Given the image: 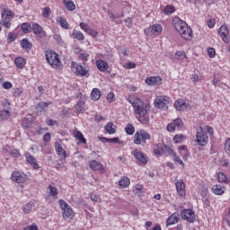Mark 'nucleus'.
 <instances>
[{"label":"nucleus","mask_w":230,"mask_h":230,"mask_svg":"<svg viewBox=\"0 0 230 230\" xmlns=\"http://www.w3.org/2000/svg\"><path fill=\"white\" fill-rule=\"evenodd\" d=\"M172 24L174 30H176V31L181 35L182 39L185 40H191V39H193V31H191V28L188 26L186 22L181 20L179 17H174L172 20Z\"/></svg>","instance_id":"f257e3e1"},{"label":"nucleus","mask_w":230,"mask_h":230,"mask_svg":"<svg viewBox=\"0 0 230 230\" xmlns=\"http://www.w3.org/2000/svg\"><path fill=\"white\" fill-rule=\"evenodd\" d=\"M46 59L49 66L53 67V69H58L60 71L62 69V62L60 58H58V54L55 51H46L45 53Z\"/></svg>","instance_id":"f03ea898"},{"label":"nucleus","mask_w":230,"mask_h":230,"mask_svg":"<svg viewBox=\"0 0 230 230\" xmlns=\"http://www.w3.org/2000/svg\"><path fill=\"white\" fill-rule=\"evenodd\" d=\"M151 137L150 133L146 130L139 129L134 135V143L135 145H146V141L150 140Z\"/></svg>","instance_id":"7ed1b4c3"},{"label":"nucleus","mask_w":230,"mask_h":230,"mask_svg":"<svg viewBox=\"0 0 230 230\" xmlns=\"http://www.w3.org/2000/svg\"><path fill=\"white\" fill-rule=\"evenodd\" d=\"M128 102H129V103L133 106L136 114H140L141 112L146 111L143 102L137 97L129 96L128 97Z\"/></svg>","instance_id":"20e7f679"},{"label":"nucleus","mask_w":230,"mask_h":230,"mask_svg":"<svg viewBox=\"0 0 230 230\" xmlns=\"http://www.w3.org/2000/svg\"><path fill=\"white\" fill-rule=\"evenodd\" d=\"M1 17H2V26L9 30V28L12 26V22H10V21L13 19V12L4 8L3 9Z\"/></svg>","instance_id":"39448f33"},{"label":"nucleus","mask_w":230,"mask_h":230,"mask_svg":"<svg viewBox=\"0 0 230 230\" xmlns=\"http://www.w3.org/2000/svg\"><path fill=\"white\" fill-rule=\"evenodd\" d=\"M168 103H170V97L166 95L157 96L155 100V107L156 109H161L162 111H166V109H168Z\"/></svg>","instance_id":"423d86ee"},{"label":"nucleus","mask_w":230,"mask_h":230,"mask_svg":"<svg viewBox=\"0 0 230 230\" xmlns=\"http://www.w3.org/2000/svg\"><path fill=\"white\" fill-rule=\"evenodd\" d=\"M71 66L76 76H85L86 78H89V67H84V66L77 64L76 62H72Z\"/></svg>","instance_id":"0eeeda50"},{"label":"nucleus","mask_w":230,"mask_h":230,"mask_svg":"<svg viewBox=\"0 0 230 230\" xmlns=\"http://www.w3.org/2000/svg\"><path fill=\"white\" fill-rule=\"evenodd\" d=\"M59 206L63 209V217L64 218H73L75 217V212L73 208L67 204V202L64 201V199H59Z\"/></svg>","instance_id":"6e6552de"},{"label":"nucleus","mask_w":230,"mask_h":230,"mask_svg":"<svg viewBox=\"0 0 230 230\" xmlns=\"http://www.w3.org/2000/svg\"><path fill=\"white\" fill-rule=\"evenodd\" d=\"M181 217L183 220H188L190 224L195 222V212L191 209H183L181 213Z\"/></svg>","instance_id":"1a4fd4ad"},{"label":"nucleus","mask_w":230,"mask_h":230,"mask_svg":"<svg viewBox=\"0 0 230 230\" xmlns=\"http://www.w3.org/2000/svg\"><path fill=\"white\" fill-rule=\"evenodd\" d=\"M196 137L199 146H206L208 145V135L203 130L198 131L196 134Z\"/></svg>","instance_id":"9d476101"},{"label":"nucleus","mask_w":230,"mask_h":230,"mask_svg":"<svg viewBox=\"0 0 230 230\" xmlns=\"http://www.w3.org/2000/svg\"><path fill=\"white\" fill-rule=\"evenodd\" d=\"M132 155H134L135 159L137 161H139L142 164H146L148 163V159L146 158V155L143 154L141 151L135 149L131 152Z\"/></svg>","instance_id":"9b49d317"},{"label":"nucleus","mask_w":230,"mask_h":230,"mask_svg":"<svg viewBox=\"0 0 230 230\" xmlns=\"http://www.w3.org/2000/svg\"><path fill=\"white\" fill-rule=\"evenodd\" d=\"M32 31L34 35H36L37 39L39 40L44 39V37H46V31H44V29H42V27L38 23H34L32 25Z\"/></svg>","instance_id":"f8f14e48"},{"label":"nucleus","mask_w":230,"mask_h":230,"mask_svg":"<svg viewBox=\"0 0 230 230\" xmlns=\"http://www.w3.org/2000/svg\"><path fill=\"white\" fill-rule=\"evenodd\" d=\"M11 180L13 181V182H16L17 184H22L26 182V176L21 174V172L14 171L12 173Z\"/></svg>","instance_id":"ddd939ff"},{"label":"nucleus","mask_w":230,"mask_h":230,"mask_svg":"<svg viewBox=\"0 0 230 230\" xmlns=\"http://www.w3.org/2000/svg\"><path fill=\"white\" fill-rule=\"evenodd\" d=\"M175 186L177 193L180 195V197H184V195H186V184L184 183V181L178 180L175 182Z\"/></svg>","instance_id":"4468645a"},{"label":"nucleus","mask_w":230,"mask_h":230,"mask_svg":"<svg viewBox=\"0 0 230 230\" xmlns=\"http://www.w3.org/2000/svg\"><path fill=\"white\" fill-rule=\"evenodd\" d=\"M218 35L221 37L222 40L225 42H229V29L226 25H222L219 28Z\"/></svg>","instance_id":"2eb2a0df"},{"label":"nucleus","mask_w":230,"mask_h":230,"mask_svg":"<svg viewBox=\"0 0 230 230\" xmlns=\"http://www.w3.org/2000/svg\"><path fill=\"white\" fill-rule=\"evenodd\" d=\"M174 107L176 111H186V109H188V104L184 99H179L174 102Z\"/></svg>","instance_id":"dca6fc26"},{"label":"nucleus","mask_w":230,"mask_h":230,"mask_svg":"<svg viewBox=\"0 0 230 230\" xmlns=\"http://www.w3.org/2000/svg\"><path fill=\"white\" fill-rule=\"evenodd\" d=\"M138 121L142 123V125L148 124V121H150V118L148 117V111H142L138 113Z\"/></svg>","instance_id":"f3484780"},{"label":"nucleus","mask_w":230,"mask_h":230,"mask_svg":"<svg viewBox=\"0 0 230 230\" xmlns=\"http://www.w3.org/2000/svg\"><path fill=\"white\" fill-rule=\"evenodd\" d=\"M95 64L97 69H99V71H102V73H105V71L109 69V64L102 59L97 60Z\"/></svg>","instance_id":"a211bd4d"},{"label":"nucleus","mask_w":230,"mask_h":230,"mask_svg":"<svg viewBox=\"0 0 230 230\" xmlns=\"http://www.w3.org/2000/svg\"><path fill=\"white\" fill-rule=\"evenodd\" d=\"M161 82H163V79L159 76H151L146 79V84H147V85H157L158 84H161Z\"/></svg>","instance_id":"6ab92c4d"},{"label":"nucleus","mask_w":230,"mask_h":230,"mask_svg":"<svg viewBox=\"0 0 230 230\" xmlns=\"http://www.w3.org/2000/svg\"><path fill=\"white\" fill-rule=\"evenodd\" d=\"M14 64L17 69H24V66H26V59L22 57L15 58Z\"/></svg>","instance_id":"aec40b11"},{"label":"nucleus","mask_w":230,"mask_h":230,"mask_svg":"<svg viewBox=\"0 0 230 230\" xmlns=\"http://www.w3.org/2000/svg\"><path fill=\"white\" fill-rule=\"evenodd\" d=\"M179 222V214L171 215L166 220V226H173Z\"/></svg>","instance_id":"412c9836"},{"label":"nucleus","mask_w":230,"mask_h":230,"mask_svg":"<svg viewBox=\"0 0 230 230\" xmlns=\"http://www.w3.org/2000/svg\"><path fill=\"white\" fill-rule=\"evenodd\" d=\"M56 152L61 159H66V157H67V155H66V150L62 148V145L59 143H56Z\"/></svg>","instance_id":"4be33fe9"},{"label":"nucleus","mask_w":230,"mask_h":230,"mask_svg":"<svg viewBox=\"0 0 230 230\" xmlns=\"http://www.w3.org/2000/svg\"><path fill=\"white\" fill-rule=\"evenodd\" d=\"M26 160H27V163L31 164V166H33L34 170H39V168H40L39 164H37V159L33 157V155H27Z\"/></svg>","instance_id":"5701e85b"},{"label":"nucleus","mask_w":230,"mask_h":230,"mask_svg":"<svg viewBox=\"0 0 230 230\" xmlns=\"http://www.w3.org/2000/svg\"><path fill=\"white\" fill-rule=\"evenodd\" d=\"M63 3L65 4V6L68 12H75L76 9V5L75 4V2L72 0H64Z\"/></svg>","instance_id":"b1692460"},{"label":"nucleus","mask_w":230,"mask_h":230,"mask_svg":"<svg viewBox=\"0 0 230 230\" xmlns=\"http://www.w3.org/2000/svg\"><path fill=\"white\" fill-rule=\"evenodd\" d=\"M74 137L80 141V143H83V145H85L87 143V139L84 137V134H82L79 130L74 131Z\"/></svg>","instance_id":"393cba45"},{"label":"nucleus","mask_w":230,"mask_h":230,"mask_svg":"<svg viewBox=\"0 0 230 230\" xmlns=\"http://www.w3.org/2000/svg\"><path fill=\"white\" fill-rule=\"evenodd\" d=\"M91 98L94 102H98V100H100V98H102V93L100 92V89H98V88L93 89V91L91 93Z\"/></svg>","instance_id":"a878e982"},{"label":"nucleus","mask_w":230,"mask_h":230,"mask_svg":"<svg viewBox=\"0 0 230 230\" xmlns=\"http://www.w3.org/2000/svg\"><path fill=\"white\" fill-rule=\"evenodd\" d=\"M119 188H128V186H130V179H128V177H122L119 181Z\"/></svg>","instance_id":"bb28decb"},{"label":"nucleus","mask_w":230,"mask_h":230,"mask_svg":"<svg viewBox=\"0 0 230 230\" xmlns=\"http://www.w3.org/2000/svg\"><path fill=\"white\" fill-rule=\"evenodd\" d=\"M90 168L92 170H103V165L102 164H100V162L96 161V160H93L90 162Z\"/></svg>","instance_id":"cd10ccee"},{"label":"nucleus","mask_w":230,"mask_h":230,"mask_svg":"<svg viewBox=\"0 0 230 230\" xmlns=\"http://www.w3.org/2000/svg\"><path fill=\"white\" fill-rule=\"evenodd\" d=\"M21 46L22 48V49H25V51H30V49H31V48H33V44H31V42H30V40L23 39L21 42Z\"/></svg>","instance_id":"c85d7f7f"},{"label":"nucleus","mask_w":230,"mask_h":230,"mask_svg":"<svg viewBox=\"0 0 230 230\" xmlns=\"http://www.w3.org/2000/svg\"><path fill=\"white\" fill-rule=\"evenodd\" d=\"M113 127L114 124L112 122H108L104 127L105 132H107L108 134H116V129L113 128Z\"/></svg>","instance_id":"c756f323"},{"label":"nucleus","mask_w":230,"mask_h":230,"mask_svg":"<svg viewBox=\"0 0 230 230\" xmlns=\"http://www.w3.org/2000/svg\"><path fill=\"white\" fill-rule=\"evenodd\" d=\"M57 21H59L61 28H63L64 30H69V23L67 22V20L62 18V16H58L57 18Z\"/></svg>","instance_id":"7c9ffc66"},{"label":"nucleus","mask_w":230,"mask_h":230,"mask_svg":"<svg viewBox=\"0 0 230 230\" xmlns=\"http://www.w3.org/2000/svg\"><path fill=\"white\" fill-rule=\"evenodd\" d=\"M49 105H51V102H40L36 106V109L39 111V112H42V111H44V109Z\"/></svg>","instance_id":"2f4dec72"},{"label":"nucleus","mask_w":230,"mask_h":230,"mask_svg":"<svg viewBox=\"0 0 230 230\" xmlns=\"http://www.w3.org/2000/svg\"><path fill=\"white\" fill-rule=\"evenodd\" d=\"M10 118V111L4 110L0 111V119L1 121H6Z\"/></svg>","instance_id":"473e14b6"},{"label":"nucleus","mask_w":230,"mask_h":230,"mask_svg":"<svg viewBox=\"0 0 230 230\" xmlns=\"http://www.w3.org/2000/svg\"><path fill=\"white\" fill-rule=\"evenodd\" d=\"M125 132L128 136H132L136 132V128L132 124H128L125 128Z\"/></svg>","instance_id":"72a5a7b5"},{"label":"nucleus","mask_w":230,"mask_h":230,"mask_svg":"<svg viewBox=\"0 0 230 230\" xmlns=\"http://www.w3.org/2000/svg\"><path fill=\"white\" fill-rule=\"evenodd\" d=\"M212 191L215 193V195H223L224 193V190H222V186L220 185H214Z\"/></svg>","instance_id":"f704fd0d"},{"label":"nucleus","mask_w":230,"mask_h":230,"mask_svg":"<svg viewBox=\"0 0 230 230\" xmlns=\"http://www.w3.org/2000/svg\"><path fill=\"white\" fill-rule=\"evenodd\" d=\"M48 189L49 190V195H51L52 197H58V190H57L56 187H53L51 185H49Z\"/></svg>","instance_id":"c9c22d12"},{"label":"nucleus","mask_w":230,"mask_h":230,"mask_svg":"<svg viewBox=\"0 0 230 230\" xmlns=\"http://www.w3.org/2000/svg\"><path fill=\"white\" fill-rule=\"evenodd\" d=\"M85 105V102H84L83 101H79L75 108V111L76 112H83L84 110V106Z\"/></svg>","instance_id":"e433bc0d"},{"label":"nucleus","mask_w":230,"mask_h":230,"mask_svg":"<svg viewBox=\"0 0 230 230\" xmlns=\"http://www.w3.org/2000/svg\"><path fill=\"white\" fill-rule=\"evenodd\" d=\"M173 12H175V7L173 5H167L164 9V13H165V15H170V14L173 13Z\"/></svg>","instance_id":"4c0bfd02"},{"label":"nucleus","mask_w":230,"mask_h":230,"mask_svg":"<svg viewBox=\"0 0 230 230\" xmlns=\"http://www.w3.org/2000/svg\"><path fill=\"white\" fill-rule=\"evenodd\" d=\"M224 150L226 154L230 157V138H226L225 141Z\"/></svg>","instance_id":"58836bf2"},{"label":"nucleus","mask_w":230,"mask_h":230,"mask_svg":"<svg viewBox=\"0 0 230 230\" xmlns=\"http://www.w3.org/2000/svg\"><path fill=\"white\" fill-rule=\"evenodd\" d=\"M217 181H218V182L227 183V176H226V174H224V172H218L217 173Z\"/></svg>","instance_id":"ea45409f"},{"label":"nucleus","mask_w":230,"mask_h":230,"mask_svg":"<svg viewBox=\"0 0 230 230\" xmlns=\"http://www.w3.org/2000/svg\"><path fill=\"white\" fill-rule=\"evenodd\" d=\"M17 39V34L15 32H9L7 35V42L8 44L13 42Z\"/></svg>","instance_id":"a19ab883"},{"label":"nucleus","mask_w":230,"mask_h":230,"mask_svg":"<svg viewBox=\"0 0 230 230\" xmlns=\"http://www.w3.org/2000/svg\"><path fill=\"white\" fill-rule=\"evenodd\" d=\"M30 30H31V25L28 22H24L22 24V31L23 33H30Z\"/></svg>","instance_id":"79ce46f5"},{"label":"nucleus","mask_w":230,"mask_h":230,"mask_svg":"<svg viewBox=\"0 0 230 230\" xmlns=\"http://www.w3.org/2000/svg\"><path fill=\"white\" fill-rule=\"evenodd\" d=\"M51 14V8L49 7H44L42 9V13L41 15L44 17V19H48V17H49V15Z\"/></svg>","instance_id":"37998d69"},{"label":"nucleus","mask_w":230,"mask_h":230,"mask_svg":"<svg viewBox=\"0 0 230 230\" xmlns=\"http://www.w3.org/2000/svg\"><path fill=\"white\" fill-rule=\"evenodd\" d=\"M153 27V31L155 33V35H159V33H161V31H163V27L161 26V24H154L152 25Z\"/></svg>","instance_id":"c03bdc74"},{"label":"nucleus","mask_w":230,"mask_h":230,"mask_svg":"<svg viewBox=\"0 0 230 230\" xmlns=\"http://www.w3.org/2000/svg\"><path fill=\"white\" fill-rule=\"evenodd\" d=\"M33 208V203L30 202L23 206V213L28 214L31 213V209Z\"/></svg>","instance_id":"a18cd8bd"},{"label":"nucleus","mask_w":230,"mask_h":230,"mask_svg":"<svg viewBox=\"0 0 230 230\" xmlns=\"http://www.w3.org/2000/svg\"><path fill=\"white\" fill-rule=\"evenodd\" d=\"M22 127L23 128H30V127H31V120L24 119L22 122Z\"/></svg>","instance_id":"49530a36"},{"label":"nucleus","mask_w":230,"mask_h":230,"mask_svg":"<svg viewBox=\"0 0 230 230\" xmlns=\"http://www.w3.org/2000/svg\"><path fill=\"white\" fill-rule=\"evenodd\" d=\"M13 96L14 98H19L20 96H22V88H15L13 90Z\"/></svg>","instance_id":"de8ad7c7"},{"label":"nucleus","mask_w":230,"mask_h":230,"mask_svg":"<svg viewBox=\"0 0 230 230\" xmlns=\"http://www.w3.org/2000/svg\"><path fill=\"white\" fill-rule=\"evenodd\" d=\"M144 32H145V35H147L149 37H152V35H155L154 28L152 26L145 29Z\"/></svg>","instance_id":"09e8293b"},{"label":"nucleus","mask_w":230,"mask_h":230,"mask_svg":"<svg viewBox=\"0 0 230 230\" xmlns=\"http://www.w3.org/2000/svg\"><path fill=\"white\" fill-rule=\"evenodd\" d=\"M164 152H167L168 154H171L172 155H173V154H175V151H173V149H172V146H170L168 145H164Z\"/></svg>","instance_id":"8fccbe9b"},{"label":"nucleus","mask_w":230,"mask_h":230,"mask_svg":"<svg viewBox=\"0 0 230 230\" xmlns=\"http://www.w3.org/2000/svg\"><path fill=\"white\" fill-rule=\"evenodd\" d=\"M176 57H177L178 60H182V59L186 58V53L184 51H177Z\"/></svg>","instance_id":"3c124183"},{"label":"nucleus","mask_w":230,"mask_h":230,"mask_svg":"<svg viewBox=\"0 0 230 230\" xmlns=\"http://www.w3.org/2000/svg\"><path fill=\"white\" fill-rule=\"evenodd\" d=\"M86 33L91 35V37H96V35H98V31H96L94 29H92L91 27L87 29Z\"/></svg>","instance_id":"603ef678"},{"label":"nucleus","mask_w":230,"mask_h":230,"mask_svg":"<svg viewBox=\"0 0 230 230\" xmlns=\"http://www.w3.org/2000/svg\"><path fill=\"white\" fill-rule=\"evenodd\" d=\"M79 58L84 62H87V60H89V54L87 52H83L79 55Z\"/></svg>","instance_id":"864d4df0"},{"label":"nucleus","mask_w":230,"mask_h":230,"mask_svg":"<svg viewBox=\"0 0 230 230\" xmlns=\"http://www.w3.org/2000/svg\"><path fill=\"white\" fill-rule=\"evenodd\" d=\"M45 199H46V202H48L49 204H51L52 202H55V200H57V198L55 196H51L50 194L46 196Z\"/></svg>","instance_id":"5fc2aeb1"},{"label":"nucleus","mask_w":230,"mask_h":230,"mask_svg":"<svg viewBox=\"0 0 230 230\" xmlns=\"http://www.w3.org/2000/svg\"><path fill=\"white\" fill-rule=\"evenodd\" d=\"M172 156H173V161H175V163H178V164L184 165V163L182 162V160L181 159V157H179V156L177 155L176 153H174V154L172 155Z\"/></svg>","instance_id":"6e6d98bb"},{"label":"nucleus","mask_w":230,"mask_h":230,"mask_svg":"<svg viewBox=\"0 0 230 230\" xmlns=\"http://www.w3.org/2000/svg\"><path fill=\"white\" fill-rule=\"evenodd\" d=\"M184 137H185L183 135H176L173 137V141L174 143H181V141H182Z\"/></svg>","instance_id":"4d7b16f0"},{"label":"nucleus","mask_w":230,"mask_h":230,"mask_svg":"<svg viewBox=\"0 0 230 230\" xmlns=\"http://www.w3.org/2000/svg\"><path fill=\"white\" fill-rule=\"evenodd\" d=\"M174 127H178V128H181L182 125H184V123L182 122V119H176L174 121Z\"/></svg>","instance_id":"13d9d810"},{"label":"nucleus","mask_w":230,"mask_h":230,"mask_svg":"<svg viewBox=\"0 0 230 230\" xmlns=\"http://www.w3.org/2000/svg\"><path fill=\"white\" fill-rule=\"evenodd\" d=\"M208 55L210 58H215V55H217V52L215 51V49L209 48L208 49Z\"/></svg>","instance_id":"bf43d9fd"},{"label":"nucleus","mask_w":230,"mask_h":230,"mask_svg":"<svg viewBox=\"0 0 230 230\" xmlns=\"http://www.w3.org/2000/svg\"><path fill=\"white\" fill-rule=\"evenodd\" d=\"M10 155H12V157H21V153L19 152V150L17 149H13L10 152Z\"/></svg>","instance_id":"052dcab7"},{"label":"nucleus","mask_w":230,"mask_h":230,"mask_svg":"<svg viewBox=\"0 0 230 230\" xmlns=\"http://www.w3.org/2000/svg\"><path fill=\"white\" fill-rule=\"evenodd\" d=\"M54 39H55L57 44H59V45L64 44V40H62V37H60V35L56 34V35L54 36Z\"/></svg>","instance_id":"680f3d73"},{"label":"nucleus","mask_w":230,"mask_h":230,"mask_svg":"<svg viewBox=\"0 0 230 230\" xmlns=\"http://www.w3.org/2000/svg\"><path fill=\"white\" fill-rule=\"evenodd\" d=\"M167 130H168V132H175V124L173 122L168 124Z\"/></svg>","instance_id":"e2e57ef3"},{"label":"nucleus","mask_w":230,"mask_h":230,"mask_svg":"<svg viewBox=\"0 0 230 230\" xmlns=\"http://www.w3.org/2000/svg\"><path fill=\"white\" fill-rule=\"evenodd\" d=\"M215 24H217V21H215V19H209L208 21V28H215Z\"/></svg>","instance_id":"0e129e2a"},{"label":"nucleus","mask_w":230,"mask_h":230,"mask_svg":"<svg viewBox=\"0 0 230 230\" xmlns=\"http://www.w3.org/2000/svg\"><path fill=\"white\" fill-rule=\"evenodd\" d=\"M23 230H39L37 225L33 224L31 226H25Z\"/></svg>","instance_id":"69168bd1"},{"label":"nucleus","mask_w":230,"mask_h":230,"mask_svg":"<svg viewBox=\"0 0 230 230\" xmlns=\"http://www.w3.org/2000/svg\"><path fill=\"white\" fill-rule=\"evenodd\" d=\"M2 87L4 89H12V83L5 81L3 83Z\"/></svg>","instance_id":"338daca9"},{"label":"nucleus","mask_w":230,"mask_h":230,"mask_svg":"<svg viewBox=\"0 0 230 230\" xmlns=\"http://www.w3.org/2000/svg\"><path fill=\"white\" fill-rule=\"evenodd\" d=\"M107 101L109 103H112V102H114V94L112 93H108Z\"/></svg>","instance_id":"774afa93"}]
</instances>
